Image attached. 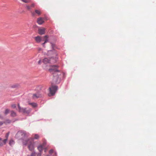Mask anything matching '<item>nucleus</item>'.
<instances>
[{"label":"nucleus","instance_id":"obj_1","mask_svg":"<svg viewBox=\"0 0 156 156\" xmlns=\"http://www.w3.org/2000/svg\"><path fill=\"white\" fill-rule=\"evenodd\" d=\"M58 66L56 65H53L51 66V68L49 69V72L53 74V83H59L61 80V76L63 75L64 74L63 73L60 72L58 70Z\"/></svg>","mask_w":156,"mask_h":156},{"label":"nucleus","instance_id":"obj_2","mask_svg":"<svg viewBox=\"0 0 156 156\" xmlns=\"http://www.w3.org/2000/svg\"><path fill=\"white\" fill-rule=\"evenodd\" d=\"M40 137L37 134L34 135V138L29 139L27 140H23V144L24 145H27L30 151H32L34 148V139L38 140Z\"/></svg>","mask_w":156,"mask_h":156},{"label":"nucleus","instance_id":"obj_3","mask_svg":"<svg viewBox=\"0 0 156 156\" xmlns=\"http://www.w3.org/2000/svg\"><path fill=\"white\" fill-rule=\"evenodd\" d=\"M51 46L53 49L52 50L48 51V55H49L51 54H52L53 55V57H55V56H57L58 55V53H57L55 49L56 48L55 44L54 43H53L52 42L51 43Z\"/></svg>","mask_w":156,"mask_h":156},{"label":"nucleus","instance_id":"obj_4","mask_svg":"<svg viewBox=\"0 0 156 156\" xmlns=\"http://www.w3.org/2000/svg\"><path fill=\"white\" fill-rule=\"evenodd\" d=\"M27 136L25 132L22 131L18 132L16 135V137L22 139L25 138L27 137Z\"/></svg>","mask_w":156,"mask_h":156},{"label":"nucleus","instance_id":"obj_5","mask_svg":"<svg viewBox=\"0 0 156 156\" xmlns=\"http://www.w3.org/2000/svg\"><path fill=\"white\" fill-rule=\"evenodd\" d=\"M49 91L50 94L51 95H53L55 93L56 91L58 89V87L57 86H52L49 88Z\"/></svg>","mask_w":156,"mask_h":156},{"label":"nucleus","instance_id":"obj_6","mask_svg":"<svg viewBox=\"0 0 156 156\" xmlns=\"http://www.w3.org/2000/svg\"><path fill=\"white\" fill-rule=\"evenodd\" d=\"M51 55H52V56L50 59H49L47 58H45L43 59V62L44 64H46L48 63H51L52 62H53L54 61H53V58H55V59H57L56 56H55V57H53V55L52 54Z\"/></svg>","mask_w":156,"mask_h":156},{"label":"nucleus","instance_id":"obj_7","mask_svg":"<svg viewBox=\"0 0 156 156\" xmlns=\"http://www.w3.org/2000/svg\"><path fill=\"white\" fill-rule=\"evenodd\" d=\"M31 111V109L29 108H23L20 112H22L24 114H29Z\"/></svg>","mask_w":156,"mask_h":156},{"label":"nucleus","instance_id":"obj_8","mask_svg":"<svg viewBox=\"0 0 156 156\" xmlns=\"http://www.w3.org/2000/svg\"><path fill=\"white\" fill-rule=\"evenodd\" d=\"M31 14L33 16H34L35 14H37L38 16H40L41 13V12L40 10L35 9V12H31Z\"/></svg>","mask_w":156,"mask_h":156},{"label":"nucleus","instance_id":"obj_9","mask_svg":"<svg viewBox=\"0 0 156 156\" xmlns=\"http://www.w3.org/2000/svg\"><path fill=\"white\" fill-rule=\"evenodd\" d=\"M45 29L44 28L38 29V33L40 35H43L45 33Z\"/></svg>","mask_w":156,"mask_h":156},{"label":"nucleus","instance_id":"obj_10","mask_svg":"<svg viewBox=\"0 0 156 156\" xmlns=\"http://www.w3.org/2000/svg\"><path fill=\"white\" fill-rule=\"evenodd\" d=\"M44 22V18L42 17H39L37 19V23L39 25H41Z\"/></svg>","mask_w":156,"mask_h":156},{"label":"nucleus","instance_id":"obj_11","mask_svg":"<svg viewBox=\"0 0 156 156\" xmlns=\"http://www.w3.org/2000/svg\"><path fill=\"white\" fill-rule=\"evenodd\" d=\"M9 135V133H6L5 135V139L3 140V143L4 145L6 143L8 139Z\"/></svg>","mask_w":156,"mask_h":156},{"label":"nucleus","instance_id":"obj_12","mask_svg":"<svg viewBox=\"0 0 156 156\" xmlns=\"http://www.w3.org/2000/svg\"><path fill=\"white\" fill-rule=\"evenodd\" d=\"M35 40L37 43H40L42 41L41 37L40 36H37L34 38Z\"/></svg>","mask_w":156,"mask_h":156},{"label":"nucleus","instance_id":"obj_13","mask_svg":"<svg viewBox=\"0 0 156 156\" xmlns=\"http://www.w3.org/2000/svg\"><path fill=\"white\" fill-rule=\"evenodd\" d=\"M42 95L41 94L39 93H37L33 94V97L34 99L37 98L41 97Z\"/></svg>","mask_w":156,"mask_h":156},{"label":"nucleus","instance_id":"obj_14","mask_svg":"<svg viewBox=\"0 0 156 156\" xmlns=\"http://www.w3.org/2000/svg\"><path fill=\"white\" fill-rule=\"evenodd\" d=\"M44 148V147L42 146V145H40L38 147L37 149L40 152H41L43 151V149Z\"/></svg>","mask_w":156,"mask_h":156},{"label":"nucleus","instance_id":"obj_15","mask_svg":"<svg viewBox=\"0 0 156 156\" xmlns=\"http://www.w3.org/2000/svg\"><path fill=\"white\" fill-rule=\"evenodd\" d=\"M44 40L43 41H45V42L47 43L48 42V35H45L43 37Z\"/></svg>","mask_w":156,"mask_h":156},{"label":"nucleus","instance_id":"obj_16","mask_svg":"<svg viewBox=\"0 0 156 156\" xmlns=\"http://www.w3.org/2000/svg\"><path fill=\"white\" fill-rule=\"evenodd\" d=\"M11 115L13 117H15L16 115V113L14 111H11Z\"/></svg>","mask_w":156,"mask_h":156},{"label":"nucleus","instance_id":"obj_17","mask_svg":"<svg viewBox=\"0 0 156 156\" xmlns=\"http://www.w3.org/2000/svg\"><path fill=\"white\" fill-rule=\"evenodd\" d=\"M29 104L31 105L33 107H35L37 106V104L35 103H30Z\"/></svg>","mask_w":156,"mask_h":156},{"label":"nucleus","instance_id":"obj_18","mask_svg":"<svg viewBox=\"0 0 156 156\" xmlns=\"http://www.w3.org/2000/svg\"><path fill=\"white\" fill-rule=\"evenodd\" d=\"M9 112V109H7L5 110L4 113L5 115H7Z\"/></svg>","mask_w":156,"mask_h":156},{"label":"nucleus","instance_id":"obj_19","mask_svg":"<svg viewBox=\"0 0 156 156\" xmlns=\"http://www.w3.org/2000/svg\"><path fill=\"white\" fill-rule=\"evenodd\" d=\"M18 109H19V112H20L22 110V109L23 108L21 107L20 106L19 104H18Z\"/></svg>","mask_w":156,"mask_h":156},{"label":"nucleus","instance_id":"obj_20","mask_svg":"<svg viewBox=\"0 0 156 156\" xmlns=\"http://www.w3.org/2000/svg\"><path fill=\"white\" fill-rule=\"evenodd\" d=\"M14 143V141L12 140H10L9 142V144L11 146L12 145H13Z\"/></svg>","mask_w":156,"mask_h":156},{"label":"nucleus","instance_id":"obj_21","mask_svg":"<svg viewBox=\"0 0 156 156\" xmlns=\"http://www.w3.org/2000/svg\"><path fill=\"white\" fill-rule=\"evenodd\" d=\"M26 8L27 9L29 10H30L31 9V8L30 6L28 5H26Z\"/></svg>","mask_w":156,"mask_h":156},{"label":"nucleus","instance_id":"obj_22","mask_svg":"<svg viewBox=\"0 0 156 156\" xmlns=\"http://www.w3.org/2000/svg\"><path fill=\"white\" fill-rule=\"evenodd\" d=\"M46 144V141H44L43 142L42 144H41V145H42V146H43V147H45Z\"/></svg>","mask_w":156,"mask_h":156},{"label":"nucleus","instance_id":"obj_23","mask_svg":"<svg viewBox=\"0 0 156 156\" xmlns=\"http://www.w3.org/2000/svg\"><path fill=\"white\" fill-rule=\"evenodd\" d=\"M11 107L13 108H15L16 107V105L15 104H12L11 105Z\"/></svg>","mask_w":156,"mask_h":156},{"label":"nucleus","instance_id":"obj_24","mask_svg":"<svg viewBox=\"0 0 156 156\" xmlns=\"http://www.w3.org/2000/svg\"><path fill=\"white\" fill-rule=\"evenodd\" d=\"M11 122L10 120H7L5 122H4V123H9Z\"/></svg>","mask_w":156,"mask_h":156},{"label":"nucleus","instance_id":"obj_25","mask_svg":"<svg viewBox=\"0 0 156 156\" xmlns=\"http://www.w3.org/2000/svg\"><path fill=\"white\" fill-rule=\"evenodd\" d=\"M36 154L35 152H32L30 154V156H35Z\"/></svg>","mask_w":156,"mask_h":156},{"label":"nucleus","instance_id":"obj_26","mask_svg":"<svg viewBox=\"0 0 156 156\" xmlns=\"http://www.w3.org/2000/svg\"><path fill=\"white\" fill-rule=\"evenodd\" d=\"M53 152V150L52 149H51L49 151V153L50 154H51Z\"/></svg>","mask_w":156,"mask_h":156},{"label":"nucleus","instance_id":"obj_27","mask_svg":"<svg viewBox=\"0 0 156 156\" xmlns=\"http://www.w3.org/2000/svg\"><path fill=\"white\" fill-rule=\"evenodd\" d=\"M35 4L34 3H32L31 5L30 6L31 8H34V7Z\"/></svg>","mask_w":156,"mask_h":156},{"label":"nucleus","instance_id":"obj_28","mask_svg":"<svg viewBox=\"0 0 156 156\" xmlns=\"http://www.w3.org/2000/svg\"><path fill=\"white\" fill-rule=\"evenodd\" d=\"M46 43V42H45V41H44V43H42V46H43V47H45V44Z\"/></svg>","mask_w":156,"mask_h":156},{"label":"nucleus","instance_id":"obj_29","mask_svg":"<svg viewBox=\"0 0 156 156\" xmlns=\"http://www.w3.org/2000/svg\"><path fill=\"white\" fill-rule=\"evenodd\" d=\"M41 60H40L38 62V64L39 65H40L41 64Z\"/></svg>","mask_w":156,"mask_h":156},{"label":"nucleus","instance_id":"obj_30","mask_svg":"<svg viewBox=\"0 0 156 156\" xmlns=\"http://www.w3.org/2000/svg\"><path fill=\"white\" fill-rule=\"evenodd\" d=\"M4 122H2L0 121V126H1L3 124Z\"/></svg>","mask_w":156,"mask_h":156},{"label":"nucleus","instance_id":"obj_31","mask_svg":"<svg viewBox=\"0 0 156 156\" xmlns=\"http://www.w3.org/2000/svg\"><path fill=\"white\" fill-rule=\"evenodd\" d=\"M41 156V152H40V153H38L37 155V156Z\"/></svg>","mask_w":156,"mask_h":156},{"label":"nucleus","instance_id":"obj_32","mask_svg":"<svg viewBox=\"0 0 156 156\" xmlns=\"http://www.w3.org/2000/svg\"><path fill=\"white\" fill-rule=\"evenodd\" d=\"M4 145L3 143H1L0 144V146H2Z\"/></svg>","mask_w":156,"mask_h":156},{"label":"nucleus","instance_id":"obj_33","mask_svg":"<svg viewBox=\"0 0 156 156\" xmlns=\"http://www.w3.org/2000/svg\"><path fill=\"white\" fill-rule=\"evenodd\" d=\"M46 148H45V150H44V152H46Z\"/></svg>","mask_w":156,"mask_h":156},{"label":"nucleus","instance_id":"obj_34","mask_svg":"<svg viewBox=\"0 0 156 156\" xmlns=\"http://www.w3.org/2000/svg\"><path fill=\"white\" fill-rule=\"evenodd\" d=\"M30 156V155H28V156Z\"/></svg>","mask_w":156,"mask_h":156}]
</instances>
